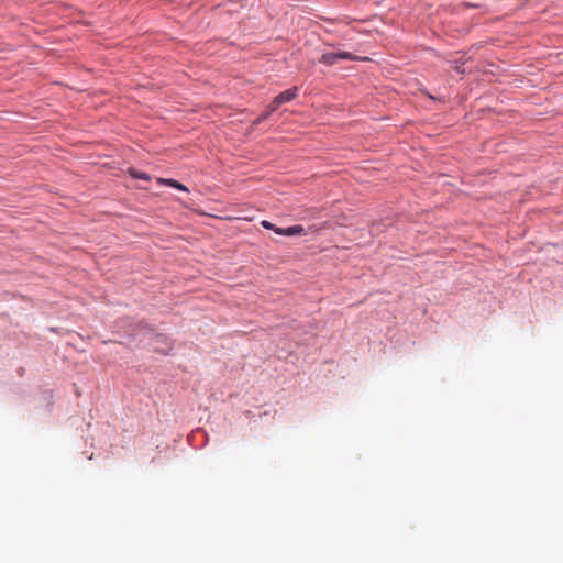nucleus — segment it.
Instances as JSON below:
<instances>
[{
	"label": "nucleus",
	"instance_id": "f257e3e1",
	"mask_svg": "<svg viewBox=\"0 0 563 563\" xmlns=\"http://www.w3.org/2000/svg\"><path fill=\"white\" fill-rule=\"evenodd\" d=\"M343 59L344 60H357L358 57L349 52H338V53L331 52V53L323 54L320 57L319 62L327 66H332Z\"/></svg>",
	"mask_w": 563,
	"mask_h": 563
},
{
	"label": "nucleus",
	"instance_id": "f03ea898",
	"mask_svg": "<svg viewBox=\"0 0 563 563\" xmlns=\"http://www.w3.org/2000/svg\"><path fill=\"white\" fill-rule=\"evenodd\" d=\"M298 88L292 87L280 92L278 96L274 98L271 102V111H276L283 103L289 102L297 96Z\"/></svg>",
	"mask_w": 563,
	"mask_h": 563
},
{
	"label": "nucleus",
	"instance_id": "7ed1b4c3",
	"mask_svg": "<svg viewBox=\"0 0 563 563\" xmlns=\"http://www.w3.org/2000/svg\"><path fill=\"white\" fill-rule=\"evenodd\" d=\"M303 231H305V229L302 225H292V227H288L286 229L278 228V230H276V233L279 235L290 236V235L301 234V233H303Z\"/></svg>",
	"mask_w": 563,
	"mask_h": 563
},
{
	"label": "nucleus",
	"instance_id": "20e7f679",
	"mask_svg": "<svg viewBox=\"0 0 563 563\" xmlns=\"http://www.w3.org/2000/svg\"><path fill=\"white\" fill-rule=\"evenodd\" d=\"M158 181L163 183V184H166V185H168V186H170L173 188H176L178 190L185 191V192L189 191V189L185 185L178 183L175 179H163V178H159Z\"/></svg>",
	"mask_w": 563,
	"mask_h": 563
},
{
	"label": "nucleus",
	"instance_id": "39448f33",
	"mask_svg": "<svg viewBox=\"0 0 563 563\" xmlns=\"http://www.w3.org/2000/svg\"><path fill=\"white\" fill-rule=\"evenodd\" d=\"M273 112L274 111H271V109H269L267 112H265V113L261 114L258 118H256L253 123L254 124H260L261 122L266 120L269 117V114L273 113Z\"/></svg>",
	"mask_w": 563,
	"mask_h": 563
},
{
	"label": "nucleus",
	"instance_id": "423d86ee",
	"mask_svg": "<svg viewBox=\"0 0 563 563\" xmlns=\"http://www.w3.org/2000/svg\"><path fill=\"white\" fill-rule=\"evenodd\" d=\"M273 112L274 111H271V109H269L267 112H265V113L261 114L258 118H256L253 123L254 124H260L261 122L266 120L269 117V114L273 113Z\"/></svg>",
	"mask_w": 563,
	"mask_h": 563
},
{
	"label": "nucleus",
	"instance_id": "0eeeda50",
	"mask_svg": "<svg viewBox=\"0 0 563 563\" xmlns=\"http://www.w3.org/2000/svg\"><path fill=\"white\" fill-rule=\"evenodd\" d=\"M262 225H263L265 229H267V230H272V231H274L275 233H276V230H278V227H276L275 224H273V223H271L269 221H266V220H264V221L262 222Z\"/></svg>",
	"mask_w": 563,
	"mask_h": 563
},
{
	"label": "nucleus",
	"instance_id": "6e6552de",
	"mask_svg": "<svg viewBox=\"0 0 563 563\" xmlns=\"http://www.w3.org/2000/svg\"><path fill=\"white\" fill-rule=\"evenodd\" d=\"M130 174H131L134 178L148 179V176H147L145 173H140V172L131 170V172H130Z\"/></svg>",
	"mask_w": 563,
	"mask_h": 563
}]
</instances>
